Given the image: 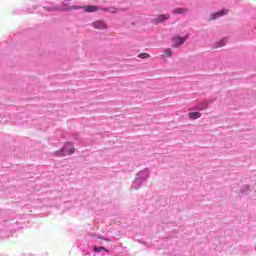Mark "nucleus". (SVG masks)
Returning <instances> with one entry per match:
<instances>
[{"mask_svg":"<svg viewBox=\"0 0 256 256\" xmlns=\"http://www.w3.org/2000/svg\"><path fill=\"white\" fill-rule=\"evenodd\" d=\"M88 239L89 243L87 249H82V253H84V256H91V253H107V248L97 245H103V241H109V239L104 238L96 233H89Z\"/></svg>","mask_w":256,"mask_h":256,"instance_id":"f257e3e1","label":"nucleus"},{"mask_svg":"<svg viewBox=\"0 0 256 256\" xmlns=\"http://www.w3.org/2000/svg\"><path fill=\"white\" fill-rule=\"evenodd\" d=\"M71 9H84L86 13H95V11H104L108 13H117V9L115 7H99V6H71V7H49L48 11H71Z\"/></svg>","mask_w":256,"mask_h":256,"instance_id":"f03ea898","label":"nucleus"},{"mask_svg":"<svg viewBox=\"0 0 256 256\" xmlns=\"http://www.w3.org/2000/svg\"><path fill=\"white\" fill-rule=\"evenodd\" d=\"M149 168H145L136 174L134 181L132 182V189H141V185L149 178Z\"/></svg>","mask_w":256,"mask_h":256,"instance_id":"7ed1b4c3","label":"nucleus"},{"mask_svg":"<svg viewBox=\"0 0 256 256\" xmlns=\"http://www.w3.org/2000/svg\"><path fill=\"white\" fill-rule=\"evenodd\" d=\"M75 153V146L71 142H67L61 150L55 152V157H65L66 155H73Z\"/></svg>","mask_w":256,"mask_h":256,"instance_id":"20e7f679","label":"nucleus"},{"mask_svg":"<svg viewBox=\"0 0 256 256\" xmlns=\"http://www.w3.org/2000/svg\"><path fill=\"white\" fill-rule=\"evenodd\" d=\"M5 225L8 227L10 231H19V229H23V222H19L15 219L12 220H5Z\"/></svg>","mask_w":256,"mask_h":256,"instance_id":"39448f33","label":"nucleus"},{"mask_svg":"<svg viewBox=\"0 0 256 256\" xmlns=\"http://www.w3.org/2000/svg\"><path fill=\"white\" fill-rule=\"evenodd\" d=\"M228 13H229V10L222 9L218 12L211 14L210 20L215 21V19H219L220 17H223L224 15H227Z\"/></svg>","mask_w":256,"mask_h":256,"instance_id":"423d86ee","label":"nucleus"},{"mask_svg":"<svg viewBox=\"0 0 256 256\" xmlns=\"http://www.w3.org/2000/svg\"><path fill=\"white\" fill-rule=\"evenodd\" d=\"M187 41V38H183L181 36H174L172 38V43L175 47H181L185 42Z\"/></svg>","mask_w":256,"mask_h":256,"instance_id":"0eeeda50","label":"nucleus"},{"mask_svg":"<svg viewBox=\"0 0 256 256\" xmlns=\"http://www.w3.org/2000/svg\"><path fill=\"white\" fill-rule=\"evenodd\" d=\"M93 25L95 29H107V24L103 20H97Z\"/></svg>","mask_w":256,"mask_h":256,"instance_id":"6e6552de","label":"nucleus"},{"mask_svg":"<svg viewBox=\"0 0 256 256\" xmlns=\"http://www.w3.org/2000/svg\"><path fill=\"white\" fill-rule=\"evenodd\" d=\"M171 16L169 14H161L155 19V23H163L167 21Z\"/></svg>","mask_w":256,"mask_h":256,"instance_id":"1a4fd4ad","label":"nucleus"},{"mask_svg":"<svg viewBox=\"0 0 256 256\" xmlns=\"http://www.w3.org/2000/svg\"><path fill=\"white\" fill-rule=\"evenodd\" d=\"M197 109L198 111H205V109H207V102H200L197 105Z\"/></svg>","mask_w":256,"mask_h":256,"instance_id":"9d476101","label":"nucleus"},{"mask_svg":"<svg viewBox=\"0 0 256 256\" xmlns=\"http://www.w3.org/2000/svg\"><path fill=\"white\" fill-rule=\"evenodd\" d=\"M188 116L190 119H199V117H201V114L199 112H190Z\"/></svg>","mask_w":256,"mask_h":256,"instance_id":"9b49d317","label":"nucleus"},{"mask_svg":"<svg viewBox=\"0 0 256 256\" xmlns=\"http://www.w3.org/2000/svg\"><path fill=\"white\" fill-rule=\"evenodd\" d=\"M240 193L241 195H247V193H249V185L242 186L240 189Z\"/></svg>","mask_w":256,"mask_h":256,"instance_id":"f8f14e48","label":"nucleus"},{"mask_svg":"<svg viewBox=\"0 0 256 256\" xmlns=\"http://www.w3.org/2000/svg\"><path fill=\"white\" fill-rule=\"evenodd\" d=\"M172 13L174 15H181V14L185 13V10L183 8H176V9L172 10Z\"/></svg>","mask_w":256,"mask_h":256,"instance_id":"ddd939ff","label":"nucleus"},{"mask_svg":"<svg viewBox=\"0 0 256 256\" xmlns=\"http://www.w3.org/2000/svg\"><path fill=\"white\" fill-rule=\"evenodd\" d=\"M227 43V38H223L220 42L217 43V47H225Z\"/></svg>","mask_w":256,"mask_h":256,"instance_id":"4468645a","label":"nucleus"},{"mask_svg":"<svg viewBox=\"0 0 256 256\" xmlns=\"http://www.w3.org/2000/svg\"><path fill=\"white\" fill-rule=\"evenodd\" d=\"M171 55H173L171 49H166L164 52V57H171Z\"/></svg>","mask_w":256,"mask_h":256,"instance_id":"2eb2a0df","label":"nucleus"},{"mask_svg":"<svg viewBox=\"0 0 256 256\" xmlns=\"http://www.w3.org/2000/svg\"><path fill=\"white\" fill-rule=\"evenodd\" d=\"M138 57H139L140 59H147V58L149 57V54H147V53H140V54L138 55Z\"/></svg>","mask_w":256,"mask_h":256,"instance_id":"dca6fc26","label":"nucleus"}]
</instances>
